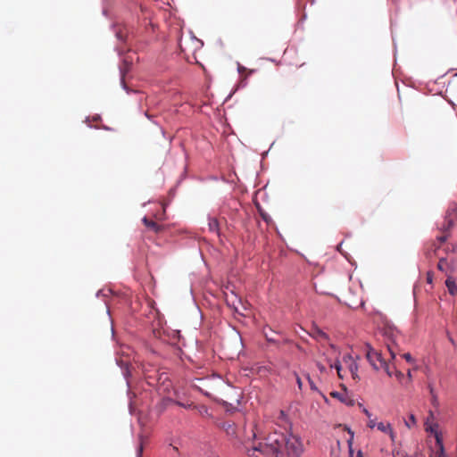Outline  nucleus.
I'll return each mask as SVG.
<instances>
[{"label": "nucleus", "mask_w": 457, "mask_h": 457, "mask_svg": "<svg viewBox=\"0 0 457 457\" xmlns=\"http://www.w3.org/2000/svg\"><path fill=\"white\" fill-rule=\"evenodd\" d=\"M311 335L318 341L328 340V335L318 328H312Z\"/></svg>", "instance_id": "10"}, {"label": "nucleus", "mask_w": 457, "mask_h": 457, "mask_svg": "<svg viewBox=\"0 0 457 457\" xmlns=\"http://www.w3.org/2000/svg\"><path fill=\"white\" fill-rule=\"evenodd\" d=\"M330 368H335L337 371V375L339 378L343 379L346 374V370H345L339 361H336L335 364H329Z\"/></svg>", "instance_id": "12"}, {"label": "nucleus", "mask_w": 457, "mask_h": 457, "mask_svg": "<svg viewBox=\"0 0 457 457\" xmlns=\"http://www.w3.org/2000/svg\"><path fill=\"white\" fill-rule=\"evenodd\" d=\"M396 376H402V372L397 371V372H396Z\"/></svg>", "instance_id": "28"}, {"label": "nucleus", "mask_w": 457, "mask_h": 457, "mask_svg": "<svg viewBox=\"0 0 457 457\" xmlns=\"http://www.w3.org/2000/svg\"><path fill=\"white\" fill-rule=\"evenodd\" d=\"M294 376L296 379L299 388L301 389L302 388V381H301L300 378L296 374H295Z\"/></svg>", "instance_id": "21"}, {"label": "nucleus", "mask_w": 457, "mask_h": 457, "mask_svg": "<svg viewBox=\"0 0 457 457\" xmlns=\"http://www.w3.org/2000/svg\"><path fill=\"white\" fill-rule=\"evenodd\" d=\"M268 340H269V341H270V342H274V341H275V340H274V339H272V338H268Z\"/></svg>", "instance_id": "29"}, {"label": "nucleus", "mask_w": 457, "mask_h": 457, "mask_svg": "<svg viewBox=\"0 0 457 457\" xmlns=\"http://www.w3.org/2000/svg\"><path fill=\"white\" fill-rule=\"evenodd\" d=\"M116 37L121 41H126L128 37V30L126 28H119L116 31Z\"/></svg>", "instance_id": "14"}, {"label": "nucleus", "mask_w": 457, "mask_h": 457, "mask_svg": "<svg viewBox=\"0 0 457 457\" xmlns=\"http://www.w3.org/2000/svg\"><path fill=\"white\" fill-rule=\"evenodd\" d=\"M142 451H143V447L140 446L139 449H138V456L142 453Z\"/></svg>", "instance_id": "26"}, {"label": "nucleus", "mask_w": 457, "mask_h": 457, "mask_svg": "<svg viewBox=\"0 0 457 457\" xmlns=\"http://www.w3.org/2000/svg\"><path fill=\"white\" fill-rule=\"evenodd\" d=\"M310 384H311V387H312V389H315V388H316V387H315V386H314L311 381H310Z\"/></svg>", "instance_id": "27"}, {"label": "nucleus", "mask_w": 457, "mask_h": 457, "mask_svg": "<svg viewBox=\"0 0 457 457\" xmlns=\"http://www.w3.org/2000/svg\"><path fill=\"white\" fill-rule=\"evenodd\" d=\"M369 422H368V427L370 428H374L375 427H377V424H376V421L375 420H372L370 418H369Z\"/></svg>", "instance_id": "18"}, {"label": "nucleus", "mask_w": 457, "mask_h": 457, "mask_svg": "<svg viewBox=\"0 0 457 457\" xmlns=\"http://www.w3.org/2000/svg\"><path fill=\"white\" fill-rule=\"evenodd\" d=\"M377 428L384 433H389L393 436V430L389 423L379 422L377 424Z\"/></svg>", "instance_id": "13"}, {"label": "nucleus", "mask_w": 457, "mask_h": 457, "mask_svg": "<svg viewBox=\"0 0 457 457\" xmlns=\"http://www.w3.org/2000/svg\"><path fill=\"white\" fill-rule=\"evenodd\" d=\"M209 228H210L211 231H213V232H216V233L219 232V221H218L217 219H215V218L210 219V220H209Z\"/></svg>", "instance_id": "15"}, {"label": "nucleus", "mask_w": 457, "mask_h": 457, "mask_svg": "<svg viewBox=\"0 0 457 457\" xmlns=\"http://www.w3.org/2000/svg\"><path fill=\"white\" fill-rule=\"evenodd\" d=\"M179 48L181 53H185L186 52V49H185V47H184V46L182 44V39L181 38L179 40Z\"/></svg>", "instance_id": "20"}, {"label": "nucleus", "mask_w": 457, "mask_h": 457, "mask_svg": "<svg viewBox=\"0 0 457 457\" xmlns=\"http://www.w3.org/2000/svg\"><path fill=\"white\" fill-rule=\"evenodd\" d=\"M363 412L365 413V415H366L368 418H370L371 414H370V412L367 409H364V410H363Z\"/></svg>", "instance_id": "23"}, {"label": "nucleus", "mask_w": 457, "mask_h": 457, "mask_svg": "<svg viewBox=\"0 0 457 457\" xmlns=\"http://www.w3.org/2000/svg\"><path fill=\"white\" fill-rule=\"evenodd\" d=\"M437 424L430 423L428 420L425 423L426 431H430L431 433H433L435 435L436 443L442 446L441 437L437 432Z\"/></svg>", "instance_id": "7"}, {"label": "nucleus", "mask_w": 457, "mask_h": 457, "mask_svg": "<svg viewBox=\"0 0 457 457\" xmlns=\"http://www.w3.org/2000/svg\"><path fill=\"white\" fill-rule=\"evenodd\" d=\"M455 76H457V73L455 74Z\"/></svg>", "instance_id": "30"}, {"label": "nucleus", "mask_w": 457, "mask_h": 457, "mask_svg": "<svg viewBox=\"0 0 457 457\" xmlns=\"http://www.w3.org/2000/svg\"><path fill=\"white\" fill-rule=\"evenodd\" d=\"M319 369L320 371H324L325 370V367L323 365H318Z\"/></svg>", "instance_id": "25"}, {"label": "nucleus", "mask_w": 457, "mask_h": 457, "mask_svg": "<svg viewBox=\"0 0 457 457\" xmlns=\"http://www.w3.org/2000/svg\"><path fill=\"white\" fill-rule=\"evenodd\" d=\"M330 395L333 398H337L338 400H340L343 403H345L348 405H353V400H347L345 394H342L340 392H332L330 393Z\"/></svg>", "instance_id": "11"}, {"label": "nucleus", "mask_w": 457, "mask_h": 457, "mask_svg": "<svg viewBox=\"0 0 457 457\" xmlns=\"http://www.w3.org/2000/svg\"><path fill=\"white\" fill-rule=\"evenodd\" d=\"M455 220H457V203L451 204L448 207L445 221L440 227L442 234L436 237L438 245H436V243L433 244V245H435V255L438 254L437 252L440 249L441 245L449 237V230L453 226Z\"/></svg>", "instance_id": "2"}, {"label": "nucleus", "mask_w": 457, "mask_h": 457, "mask_svg": "<svg viewBox=\"0 0 457 457\" xmlns=\"http://www.w3.org/2000/svg\"><path fill=\"white\" fill-rule=\"evenodd\" d=\"M142 221L145 227H147L149 229L153 230L155 233H160L161 231L163 230V226L157 224L155 221L151 220L146 217H144L142 219Z\"/></svg>", "instance_id": "8"}, {"label": "nucleus", "mask_w": 457, "mask_h": 457, "mask_svg": "<svg viewBox=\"0 0 457 457\" xmlns=\"http://www.w3.org/2000/svg\"><path fill=\"white\" fill-rule=\"evenodd\" d=\"M387 350H388V352L390 353L391 359H395V353L393 352V350L389 346H388Z\"/></svg>", "instance_id": "22"}, {"label": "nucleus", "mask_w": 457, "mask_h": 457, "mask_svg": "<svg viewBox=\"0 0 457 457\" xmlns=\"http://www.w3.org/2000/svg\"><path fill=\"white\" fill-rule=\"evenodd\" d=\"M367 348L368 350L366 353V358L373 369L376 370L383 369L386 374L391 377L393 372L391 371L390 364L382 356V353L370 347V345H367Z\"/></svg>", "instance_id": "3"}, {"label": "nucleus", "mask_w": 457, "mask_h": 457, "mask_svg": "<svg viewBox=\"0 0 457 457\" xmlns=\"http://www.w3.org/2000/svg\"><path fill=\"white\" fill-rule=\"evenodd\" d=\"M304 450L303 439L297 435L287 433V457H303Z\"/></svg>", "instance_id": "4"}, {"label": "nucleus", "mask_w": 457, "mask_h": 457, "mask_svg": "<svg viewBox=\"0 0 457 457\" xmlns=\"http://www.w3.org/2000/svg\"><path fill=\"white\" fill-rule=\"evenodd\" d=\"M437 269L444 272L447 278L453 275V273L455 270V263L453 260H447L445 257H440L438 263H437Z\"/></svg>", "instance_id": "6"}, {"label": "nucleus", "mask_w": 457, "mask_h": 457, "mask_svg": "<svg viewBox=\"0 0 457 457\" xmlns=\"http://www.w3.org/2000/svg\"><path fill=\"white\" fill-rule=\"evenodd\" d=\"M427 282L428 284H432V282H433V272L432 271H428L427 273Z\"/></svg>", "instance_id": "17"}, {"label": "nucleus", "mask_w": 457, "mask_h": 457, "mask_svg": "<svg viewBox=\"0 0 457 457\" xmlns=\"http://www.w3.org/2000/svg\"><path fill=\"white\" fill-rule=\"evenodd\" d=\"M343 363L345 366V369L351 374L352 378L354 381H358L360 379L359 375H358L359 367H358L356 361L353 359V357L351 354L344 355Z\"/></svg>", "instance_id": "5"}, {"label": "nucleus", "mask_w": 457, "mask_h": 457, "mask_svg": "<svg viewBox=\"0 0 457 457\" xmlns=\"http://www.w3.org/2000/svg\"><path fill=\"white\" fill-rule=\"evenodd\" d=\"M403 357L407 361H409V362H411V361H413V360H412V357H411V353H404V354L403 355Z\"/></svg>", "instance_id": "19"}, {"label": "nucleus", "mask_w": 457, "mask_h": 457, "mask_svg": "<svg viewBox=\"0 0 457 457\" xmlns=\"http://www.w3.org/2000/svg\"><path fill=\"white\" fill-rule=\"evenodd\" d=\"M405 425L410 428L416 425V418L413 414L409 416L408 420L405 421Z\"/></svg>", "instance_id": "16"}, {"label": "nucleus", "mask_w": 457, "mask_h": 457, "mask_svg": "<svg viewBox=\"0 0 457 457\" xmlns=\"http://www.w3.org/2000/svg\"><path fill=\"white\" fill-rule=\"evenodd\" d=\"M286 436L283 433L270 434L265 442H254L247 450L248 457H284Z\"/></svg>", "instance_id": "1"}, {"label": "nucleus", "mask_w": 457, "mask_h": 457, "mask_svg": "<svg viewBox=\"0 0 457 457\" xmlns=\"http://www.w3.org/2000/svg\"><path fill=\"white\" fill-rule=\"evenodd\" d=\"M445 286L448 289V292L452 295H457V285L455 283V280L453 279V276H450L446 278L445 280Z\"/></svg>", "instance_id": "9"}, {"label": "nucleus", "mask_w": 457, "mask_h": 457, "mask_svg": "<svg viewBox=\"0 0 457 457\" xmlns=\"http://www.w3.org/2000/svg\"><path fill=\"white\" fill-rule=\"evenodd\" d=\"M243 71H245V68L243 66L238 67V71L241 73Z\"/></svg>", "instance_id": "24"}]
</instances>
